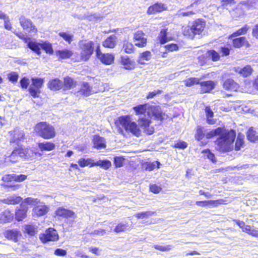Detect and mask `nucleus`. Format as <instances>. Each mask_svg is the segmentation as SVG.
I'll list each match as a JSON object with an SVG mask.
<instances>
[{"mask_svg":"<svg viewBox=\"0 0 258 258\" xmlns=\"http://www.w3.org/2000/svg\"><path fill=\"white\" fill-rule=\"evenodd\" d=\"M236 135L234 130L223 128V131L215 141L216 150L225 153L231 151L233 148V143Z\"/></svg>","mask_w":258,"mask_h":258,"instance_id":"obj_1","label":"nucleus"},{"mask_svg":"<svg viewBox=\"0 0 258 258\" xmlns=\"http://www.w3.org/2000/svg\"><path fill=\"white\" fill-rule=\"evenodd\" d=\"M115 123L119 131L123 134V128L127 133H131L136 137L141 135V131L136 122L132 121L128 115H122L117 118Z\"/></svg>","mask_w":258,"mask_h":258,"instance_id":"obj_2","label":"nucleus"},{"mask_svg":"<svg viewBox=\"0 0 258 258\" xmlns=\"http://www.w3.org/2000/svg\"><path fill=\"white\" fill-rule=\"evenodd\" d=\"M206 27V21L198 18L192 21L190 26L182 27V34L189 39H194L196 35H201Z\"/></svg>","mask_w":258,"mask_h":258,"instance_id":"obj_3","label":"nucleus"},{"mask_svg":"<svg viewBox=\"0 0 258 258\" xmlns=\"http://www.w3.org/2000/svg\"><path fill=\"white\" fill-rule=\"evenodd\" d=\"M34 132L38 136L44 140L52 139L56 136L54 126L47 121L37 123L34 127Z\"/></svg>","mask_w":258,"mask_h":258,"instance_id":"obj_4","label":"nucleus"},{"mask_svg":"<svg viewBox=\"0 0 258 258\" xmlns=\"http://www.w3.org/2000/svg\"><path fill=\"white\" fill-rule=\"evenodd\" d=\"M80 49V58L78 61H87L93 54L95 48L94 41L88 40H82L79 42Z\"/></svg>","mask_w":258,"mask_h":258,"instance_id":"obj_5","label":"nucleus"},{"mask_svg":"<svg viewBox=\"0 0 258 258\" xmlns=\"http://www.w3.org/2000/svg\"><path fill=\"white\" fill-rule=\"evenodd\" d=\"M28 152V149L23 148L22 145L18 146L14 149L10 155L6 156L5 159L7 162L16 163L19 161V158L28 159L30 158Z\"/></svg>","mask_w":258,"mask_h":258,"instance_id":"obj_6","label":"nucleus"},{"mask_svg":"<svg viewBox=\"0 0 258 258\" xmlns=\"http://www.w3.org/2000/svg\"><path fill=\"white\" fill-rule=\"evenodd\" d=\"M8 140L10 144L18 145L19 143L23 142L26 139L24 131L19 127H15L8 133Z\"/></svg>","mask_w":258,"mask_h":258,"instance_id":"obj_7","label":"nucleus"},{"mask_svg":"<svg viewBox=\"0 0 258 258\" xmlns=\"http://www.w3.org/2000/svg\"><path fill=\"white\" fill-rule=\"evenodd\" d=\"M15 35L24 43H27V46L38 55L41 54V43L30 41V39L21 32H14Z\"/></svg>","mask_w":258,"mask_h":258,"instance_id":"obj_8","label":"nucleus"},{"mask_svg":"<svg viewBox=\"0 0 258 258\" xmlns=\"http://www.w3.org/2000/svg\"><path fill=\"white\" fill-rule=\"evenodd\" d=\"M39 239L42 243H46L49 241H56L59 239L57 231L53 228H48L44 233L39 235Z\"/></svg>","mask_w":258,"mask_h":258,"instance_id":"obj_9","label":"nucleus"},{"mask_svg":"<svg viewBox=\"0 0 258 258\" xmlns=\"http://www.w3.org/2000/svg\"><path fill=\"white\" fill-rule=\"evenodd\" d=\"M31 81L32 84L28 91L33 98H38L40 93V89L44 84V79L42 78H33L31 79Z\"/></svg>","mask_w":258,"mask_h":258,"instance_id":"obj_10","label":"nucleus"},{"mask_svg":"<svg viewBox=\"0 0 258 258\" xmlns=\"http://www.w3.org/2000/svg\"><path fill=\"white\" fill-rule=\"evenodd\" d=\"M96 56L104 64L110 65L114 61V56L109 53H103L98 44L95 48Z\"/></svg>","mask_w":258,"mask_h":258,"instance_id":"obj_11","label":"nucleus"},{"mask_svg":"<svg viewBox=\"0 0 258 258\" xmlns=\"http://www.w3.org/2000/svg\"><path fill=\"white\" fill-rule=\"evenodd\" d=\"M133 41L135 45L138 48L147 46L148 40L146 34L142 30H137L133 34Z\"/></svg>","mask_w":258,"mask_h":258,"instance_id":"obj_12","label":"nucleus"},{"mask_svg":"<svg viewBox=\"0 0 258 258\" xmlns=\"http://www.w3.org/2000/svg\"><path fill=\"white\" fill-rule=\"evenodd\" d=\"M54 217L57 218L58 219H75L77 218V215L72 210L60 207L57 208L55 211Z\"/></svg>","mask_w":258,"mask_h":258,"instance_id":"obj_13","label":"nucleus"},{"mask_svg":"<svg viewBox=\"0 0 258 258\" xmlns=\"http://www.w3.org/2000/svg\"><path fill=\"white\" fill-rule=\"evenodd\" d=\"M20 26L29 33H33L37 34L38 30L36 27L33 24L32 21L24 16H21L19 18Z\"/></svg>","mask_w":258,"mask_h":258,"instance_id":"obj_14","label":"nucleus"},{"mask_svg":"<svg viewBox=\"0 0 258 258\" xmlns=\"http://www.w3.org/2000/svg\"><path fill=\"white\" fill-rule=\"evenodd\" d=\"M167 10L168 7L165 4L157 2L148 8L146 13L148 15H152L161 13Z\"/></svg>","mask_w":258,"mask_h":258,"instance_id":"obj_15","label":"nucleus"},{"mask_svg":"<svg viewBox=\"0 0 258 258\" xmlns=\"http://www.w3.org/2000/svg\"><path fill=\"white\" fill-rule=\"evenodd\" d=\"M230 39L231 40L232 46L234 48H249L251 46L245 36L236 37Z\"/></svg>","mask_w":258,"mask_h":258,"instance_id":"obj_16","label":"nucleus"},{"mask_svg":"<svg viewBox=\"0 0 258 258\" xmlns=\"http://www.w3.org/2000/svg\"><path fill=\"white\" fill-rule=\"evenodd\" d=\"M223 88L226 91L230 92H236L238 91L240 86L232 79H226L223 84Z\"/></svg>","mask_w":258,"mask_h":258,"instance_id":"obj_17","label":"nucleus"},{"mask_svg":"<svg viewBox=\"0 0 258 258\" xmlns=\"http://www.w3.org/2000/svg\"><path fill=\"white\" fill-rule=\"evenodd\" d=\"M4 235L6 239L17 242L22 235L19 229H13L6 230L4 233Z\"/></svg>","mask_w":258,"mask_h":258,"instance_id":"obj_18","label":"nucleus"},{"mask_svg":"<svg viewBox=\"0 0 258 258\" xmlns=\"http://www.w3.org/2000/svg\"><path fill=\"white\" fill-rule=\"evenodd\" d=\"M200 92L201 94L209 93L213 90L216 86V83L214 81L209 80L200 82Z\"/></svg>","mask_w":258,"mask_h":258,"instance_id":"obj_19","label":"nucleus"},{"mask_svg":"<svg viewBox=\"0 0 258 258\" xmlns=\"http://www.w3.org/2000/svg\"><path fill=\"white\" fill-rule=\"evenodd\" d=\"M28 207L23 203H21L20 208L17 209L15 213V219L17 221H22L27 217Z\"/></svg>","mask_w":258,"mask_h":258,"instance_id":"obj_20","label":"nucleus"},{"mask_svg":"<svg viewBox=\"0 0 258 258\" xmlns=\"http://www.w3.org/2000/svg\"><path fill=\"white\" fill-rule=\"evenodd\" d=\"M77 86V82L72 78L67 76L63 78L62 82V91L71 90Z\"/></svg>","mask_w":258,"mask_h":258,"instance_id":"obj_21","label":"nucleus"},{"mask_svg":"<svg viewBox=\"0 0 258 258\" xmlns=\"http://www.w3.org/2000/svg\"><path fill=\"white\" fill-rule=\"evenodd\" d=\"M117 37L115 35H111L107 37L102 43V46L106 48L113 49L117 45Z\"/></svg>","mask_w":258,"mask_h":258,"instance_id":"obj_22","label":"nucleus"},{"mask_svg":"<svg viewBox=\"0 0 258 258\" xmlns=\"http://www.w3.org/2000/svg\"><path fill=\"white\" fill-rule=\"evenodd\" d=\"M92 143L93 147L96 149H104L106 147L105 139L98 135L93 136Z\"/></svg>","mask_w":258,"mask_h":258,"instance_id":"obj_23","label":"nucleus"},{"mask_svg":"<svg viewBox=\"0 0 258 258\" xmlns=\"http://www.w3.org/2000/svg\"><path fill=\"white\" fill-rule=\"evenodd\" d=\"M78 92L84 97L89 96L94 93L92 87L88 82H83Z\"/></svg>","mask_w":258,"mask_h":258,"instance_id":"obj_24","label":"nucleus"},{"mask_svg":"<svg viewBox=\"0 0 258 258\" xmlns=\"http://www.w3.org/2000/svg\"><path fill=\"white\" fill-rule=\"evenodd\" d=\"M47 87L49 89L53 91H57L61 89L62 90V82L58 78L51 79L48 82Z\"/></svg>","mask_w":258,"mask_h":258,"instance_id":"obj_25","label":"nucleus"},{"mask_svg":"<svg viewBox=\"0 0 258 258\" xmlns=\"http://www.w3.org/2000/svg\"><path fill=\"white\" fill-rule=\"evenodd\" d=\"M120 63L123 66L124 69L132 70L136 68V63L134 60H131L129 56L121 57Z\"/></svg>","mask_w":258,"mask_h":258,"instance_id":"obj_26","label":"nucleus"},{"mask_svg":"<svg viewBox=\"0 0 258 258\" xmlns=\"http://www.w3.org/2000/svg\"><path fill=\"white\" fill-rule=\"evenodd\" d=\"M55 54L58 60H62L71 58L73 54V52L70 49H63L56 50Z\"/></svg>","mask_w":258,"mask_h":258,"instance_id":"obj_27","label":"nucleus"},{"mask_svg":"<svg viewBox=\"0 0 258 258\" xmlns=\"http://www.w3.org/2000/svg\"><path fill=\"white\" fill-rule=\"evenodd\" d=\"M235 71L242 77L246 78L252 74L253 70L250 65H246L242 68H236Z\"/></svg>","mask_w":258,"mask_h":258,"instance_id":"obj_28","label":"nucleus"},{"mask_svg":"<svg viewBox=\"0 0 258 258\" xmlns=\"http://www.w3.org/2000/svg\"><path fill=\"white\" fill-rule=\"evenodd\" d=\"M37 146L42 151H51L55 149V145L52 142H44L37 143Z\"/></svg>","mask_w":258,"mask_h":258,"instance_id":"obj_29","label":"nucleus"},{"mask_svg":"<svg viewBox=\"0 0 258 258\" xmlns=\"http://www.w3.org/2000/svg\"><path fill=\"white\" fill-rule=\"evenodd\" d=\"M49 211V208L46 205L36 206L33 210L34 215L37 217L45 215Z\"/></svg>","mask_w":258,"mask_h":258,"instance_id":"obj_30","label":"nucleus"},{"mask_svg":"<svg viewBox=\"0 0 258 258\" xmlns=\"http://www.w3.org/2000/svg\"><path fill=\"white\" fill-rule=\"evenodd\" d=\"M152 55L149 50H146L140 53L137 62L139 64L144 65L146 61H149L152 58Z\"/></svg>","mask_w":258,"mask_h":258,"instance_id":"obj_31","label":"nucleus"},{"mask_svg":"<svg viewBox=\"0 0 258 258\" xmlns=\"http://www.w3.org/2000/svg\"><path fill=\"white\" fill-rule=\"evenodd\" d=\"M205 111L206 117V122L208 124L213 125L216 123V119L212 118L214 116V113L210 106L205 107Z\"/></svg>","mask_w":258,"mask_h":258,"instance_id":"obj_32","label":"nucleus"},{"mask_svg":"<svg viewBox=\"0 0 258 258\" xmlns=\"http://www.w3.org/2000/svg\"><path fill=\"white\" fill-rule=\"evenodd\" d=\"M249 29V27L247 25H244L243 27L236 30L229 35L228 39H232L234 37L245 35L248 32Z\"/></svg>","mask_w":258,"mask_h":258,"instance_id":"obj_33","label":"nucleus"},{"mask_svg":"<svg viewBox=\"0 0 258 258\" xmlns=\"http://www.w3.org/2000/svg\"><path fill=\"white\" fill-rule=\"evenodd\" d=\"M80 167L84 168L86 166L93 167L95 166V162L92 158H81L78 161Z\"/></svg>","mask_w":258,"mask_h":258,"instance_id":"obj_34","label":"nucleus"},{"mask_svg":"<svg viewBox=\"0 0 258 258\" xmlns=\"http://www.w3.org/2000/svg\"><path fill=\"white\" fill-rule=\"evenodd\" d=\"M22 201V198L18 196L9 197L2 200V202L7 205H17Z\"/></svg>","mask_w":258,"mask_h":258,"instance_id":"obj_35","label":"nucleus"},{"mask_svg":"<svg viewBox=\"0 0 258 258\" xmlns=\"http://www.w3.org/2000/svg\"><path fill=\"white\" fill-rule=\"evenodd\" d=\"M167 28H164L161 30L158 36V40L160 44H164L169 40L167 37Z\"/></svg>","mask_w":258,"mask_h":258,"instance_id":"obj_36","label":"nucleus"},{"mask_svg":"<svg viewBox=\"0 0 258 258\" xmlns=\"http://www.w3.org/2000/svg\"><path fill=\"white\" fill-rule=\"evenodd\" d=\"M122 49L125 53L132 54L135 51L134 44L128 40H124L122 43Z\"/></svg>","mask_w":258,"mask_h":258,"instance_id":"obj_37","label":"nucleus"},{"mask_svg":"<svg viewBox=\"0 0 258 258\" xmlns=\"http://www.w3.org/2000/svg\"><path fill=\"white\" fill-rule=\"evenodd\" d=\"M152 114L157 120L162 121L165 119L166 115L163 113L157 107L153 106L151 107Z\"/></svg>","mask_w":258,"mask_h":258,"instance_id":"obj_38","label":"nucleus"},{"mask_svg":"<svg viewBox=\"0 0 258 258\" xmlns=\"http://www.w3.org/2000/svg\"><path fill=\"white\" fill-rule=\"evenodd\" d=\"M242 231L252 237L258 238V230L254 229L253 226L245 225Z\"/></svg>","mask_w":258,"mask_h":258,"instance_id":"obj_39","label":"nucleus"},{"mask_svg":"<svg viewBox=\"0 0 258 258\" xmlns=\"http://www.w3.org/2000/svg\"><path fill=\"white\" fill-rule=\"evenodd\" d=\"M224 127H218L215 129L210 131L205 135V138L207 139L213 138L218 135H220L223 131Z\"/></svg>","mask_w":258,"mask_h":258,"instance_id":"obj_40","label":"nucleus"},{"mask_svg":"<svg viewBox=\"0 0 258 258\" xmlns=\"http://www.w3.org/2000/svg\"><path fill=\"white\" fill-rule=\"evenodd\" d=\"M58 36L61 37L69 44H70L73 40L74 35L69 32H60Z\"/></svg>","mask_w":258,"mask_h":258,"instance_id":"obj_41","label":"nucleus"},{"mask_svg":"<svg viewBox=\"0 0 258 258\" xmlns=\"http://www.w3.org/2000/svg\"><path fill=\"white\" fill-rule=\"evenodd\" d=\"M99 166L104 170H108L111 166V163L108 160H100L95 162V166Z\"/></svg>","mask_w":258,"mask_h":258,"instance_id":"obj_42","label":"nucleus"},{"mask_svg":"<svg viewBox=\"0 0 258 258\" xmlns=\"http://www.w3.org/2000/svg\"><path fill=\"white\" fill-rule=\"evenodd\" d=\"M41 48L47 54L51 55L54 52L51 44L48 42H44L41 43Z\"/></svg>","mask_w":258,"mask_h":258,"instance_id":"obj_43","label":"nucleus"},{"mask_svg":"<svg viewBox=\"0 0 258 258\" xmlns=\"http://www.w3.org/2000/svg\"><path fill=\"white\" fill-rule=\"evenodd\" d=\"M147 109V104H140L133 107L136 115L144 114Z\"/></svg>","mask_w":258,"mask_h":258,"instance_id":"obj_44","label":"nucleus"},{"mask_svg":"<svg viewBox=\"0 0 258 258\" xmlns=\"http://www.w3.org/2000/svg\"><path fill=\"white\" fill-rule=\"evenodd\" d=\"M125 158L122 156H115L113 158V163L115 168H120L122 167L124 162Z\"/></svg>","mask_w":258,"mask_h":258,"instance_id":"obj_45","label":"nucleus"},{"mask_svg":"<svg viewBox=\"0 0 258 258\" xmlns=\"http://www.w3.org/2000/svg\"><path fill=\"white\" fill-rule=\"evenodd\" d=\"M200 79L195 77H191L184 81V84L186 87H190L195 85H199Z\"/></svg>","mask_w":258,"mask_h":258,"instance_id":"obj_46","label":"nucleus"},{"mask_svg":"<svg viewBox=\"0 0 258 258\" xmlns=\"http://www.w3.org/2000/svg\"><path fill=\"white\" fill-rule=\"evenodd\" d=\"M205 135L204 128L201 126H198L197 127L196 133L195 135L196 139L198 141H201L205 138Z\"/></svg>","mask_w":258,"mask_h":258,"instance_id":"obj_47","label":"nucleus"},{"mask_svg":"<svg viewBox=\"0 0 258 258\" xmlns=\"http://www.w3.org/2000/svg\"><path fill=\"white\" fill-rule=\"evenodd\" d=\"M227 201L224 199H218L216 200H209V207L214 208L220 205L227 204Z\"/></svg>","mask_w":258,"mask_h":258,"instance_id":"obj_48","label":"nucleus"},{"mask_svg":"<svg viewBox=\"0 0 258 258\" xmlns=\"http://www.w3.org/2000/svg\"><path fill=\"white\" fill-rule=\"evenodd\" d=\"M155 212L151 211L142 212L141 213H138L135 215V217L137 219H143L148 218L149 216H151L154 215Z\"/></svg>","mask_w":258,"mask_h":258,"instance_id":"obj_49","label":"nucleus"},{"mask_svg":"<svg viewBox=\"0 0 258 258\" xmlns=\"http://www.w3.org/2000/svg\"><path fill=\"white\" fill-rule=\"evenodd\" d=\"M207 54L213 61H217L220 59L219 54L215 50L212 49L208 50L207 51Z\"/></svg>","mask_w":258,"mask_h":258,"instance_id":"obj_50","label":"nucleus"},{"mask_svg":"<svg viewBox=\"0 0 258 258\" xmlns=\"http://www.w3.org/2000/svg\"><path fill=\"white\" fill-rule=\"evenodd\" d=\"M247 139L250 142H254L257 140V136L256 132L252 128H249L246 134Z\"/></svg>","mask_w":258,"mask_h":258,"instance_id":"obj_51","label":"nucleus"},{"mask_svg":"<svg viewBox=\"0 0 258 258\" xmlns=\"http://www.w3.org/2000/svg\"><path fill=\"white\" fill-rule=\"evenodd\" d=\"M244 145V137L243 136H241L239 135L237 136V138L235 141V150L236 151H239L240 150L241 148Z\"/></svg>","mask_w":258,"mask_h":258,"instance_id":"obj_52","label":"nucleus"},{"mask_svg":"<svg viewBox=\"0 0 258 258\" xmlns=\"http://www.w3.org/2000/svg\"><path fill=\"white\" fill-rule=\"evenodd\" d=\"M153 247L156 250L165 252L168 251L172 249V246L171 245H160L158 244L154 245Z\"/></svg>","mask_w":258,"mask_h":258,"instance_id":"obj_53","label":"nucleus"},{"mask_svg":"<svg viewBox=\"0 0 258 258\" xmlns=\"http://www.w3.org/2000/svg\"><path fill=\"white\" fill-rule=\"evenodd\" d=\"M127 227L126 224L119 223L116 225L113 231L116 233L124 232L126 231Z\"/></svg>","mask_w":258,"mask_h":258,"instance_id":"obj_54","label":"nucleus"},{"mask_svg":"<svg viewBox=\"0 0 258 258\" xmlns=\"http://www.w3.org/2000/svg\"><path fill=\"white\" fill-rule=\"evenodd\" d=\"M149 191L154 194H159L162 190V188L157 184H151L149 185Z\"/></svg>","mask_w":258,"mask_h":258,"instance_id":"obj_55","label":"nucleus"},{"mask_svg":"<svg viewBox=\"0 0 258 258\" xmlns=\"http://www.w3.org/2000/svg\"><path fill=\"white\" fill-rule=\"evenodd\" d=\"M202 153L206 154V157L210 160L213 163H215L216 160L214 153H213L209 149L203 150Z\"/></svg>","mask_w":258,"mask_h":258,"instance_id":"obj_56","label":"nucleus"},{"mask_svg":"<svg viewBox=\"0 0 258 258\" xmlns=\"http://www.w3.org/2000/svg\"><path fill=\"white\" fill-rule=\"evenodd\" d=\"M164 48L168 52L177 51L179 49L178 45L175 43H170L165 45Z\"/></svg>","mask_w":258,"mask_h":258,"instance_id":"obj_57","label":"nucleus"},{"mask_svg":"<svg viewBox=\"0 0 258 258\" xmlns=\"http://www.w3.org/2000/svg\"><path fill=\"white\" fill-rule=\"evenodd\" d=\"M19 75L17 72H13L8 75L9 81L13 83H15L18 81Z\"/></svg>","mask_w":258,"mask_h":258,"instance_id":"obj_58","label":"nucleus"},{"mask_svg":"<svg viewBox=\"0 0 258 258\" xmlns=\"http://www.w3.org/2000/svg\"><path fill=\"white\" fill-rule=\"evenodd\" d=\"M138 120L140 124L141 127H142L143 129L149 127V125H150L151 123V121L150 119L143 117L139 118Z\"/></svg>","mask_w":258,"mask_h":258,"instance_id":"obj_59","label":"nucleus"},{"mask_svg":"<svg viewBox=\"0 0 258 258\" xmlns=\"http://www.w3.org/2000/svg\"><path fill=\"white\" fill-rule=\"evenodd\" d=\"M24 229V233L29 235L33 236L35 234V229L33 225H26L25 226Z\"/></svg>","mask_w":258,"mask_h":258,"instance_id":"obj_60","label":"nucleus"},{"mask_svg":"<svg viewBox=\"0 0 258 258\" xmlns=\"http://www.w3.org/2000/svg\"><path fill=\"white\" fill-rule=\"evenodd\" d=\"M2 180L5 183L14 181V174H7L3 176Z\"/></svg>","mask_w":258,"mask_h":258,"instance_id":"obj_61","label":"nucleus"},{"mask_svg":"<svg viewBox=\"0 0 258 258\" xmlns=\"http://www.w3.org/2000/svg\"><path fill=\"white\" fill-rule=\"evenodd\" d=\"M231 48L226 46H221L220 48V52L222 56H226L230 54Z\"/></svg>","mask_w":258,"mask_h":258,"instance_id":"obj_62","label":"nucleus"},{"mask_svg":"<svg viewBox=\"0 0 258 258\" xmlns=\"http://www.w3.org/2000/svg\"><path fill=\"white\" fill-rule=\"evenodd\" d=\"M174 148L184 149L187 147V144L184 141H179L172 146Z\"/></svg>","mask_w":258,"mask_h":258,"instance_id":"obj_63","label":"nucleus"},{"mask_svg":"<svg viewBox=\"0 0 258 258\" xmlns=\"http://www.w3.org/2000/svg\"><path fill=\"white\" fill-rule=\"evenodd\" d=\"M162 93V91L161 90H157L154 91L152 92H150L147 94V95L146 96V98H147V99H150L153 98L155 96L161 94Z\"/></svg>","mask_w":258,"mask_h":258,"instance_id":"obj_64","label":"nucleus"}]
</instances>
